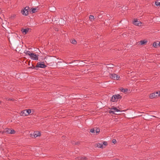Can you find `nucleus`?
<instances>
[{
	"label": "nucleus",
	"mask_w": 160,
	"mask_h": 160,
	"mask_svg": "<svg viewBox=\"0 0 160 160\" xmlns=\"http://www.w3.org/2000/svg\"><path fill=\"white\" fill-rule=\"evenodd\" d=\"M158 45L160 46V42L158 43Z\"/></svg>",
	"instance_id": "obj_29"
},
{
	"label": "nucleus",
	"mask_w": 160,
	"mask_h": 160,
	"mask_svg": "<svg viewBox=\"0 0 160 160\" xmlns=\"http://www.w3.org/2000/svg\"><path fill=\"white\" fill-rule=\"evenodd\" d=\"M147 42L146 40H142L140 42V43L141 45H142L145 44Z\"/></svg>",
	"instance_id": "obj_14"
},
{
	"label": "nucleus",
	"mask_w": 160,
	"mask_h": 160,
	"mask_svg": "<svg viewBox=\"0 0 160 160\" xmlns=\"http://www.w3.org/2000/svg\"><path fill=\"white\" fill-rule=\"evenodd\" d=\"M29 9V7H26L24 9L21 11V12L23 15L27 16L28 14Z\"/></svg>",
	"instance_id": "obj_3"
},
{
	"label": "nucleus",
	"mask_w": 160,
	"mask_h": 160,
	"mask_svg": "<svg viewBox=\"0 0 160 160\" xmlns=\"http://www.w3.org/2000/svg\"><path fill=\"white\" fill-rule=\"evenodd\" d=\"M31 12L32 13H34L35 12V11L36 10V9L35 8H33L31 9Z\"/></svg>",
	"instance_id": "obj_22"
},
{
	"label": "nucleus",
	"mask_w": 160,
	"mask_h": 160,
	"mask_svg": "<svg viewBox=\"0 0 160 160\" xmlns=\"http://www.w3.org/2000/svg\"><path fill=\"white\" fill-rule=\"evenodd\" d=\"M112 142L114 144L115 143L117 142L116 140H115V139H112Z\"/></svg>",
	"instance_id": "obj_27"
},
{
	"label": "nucleus",
	"mask_w": 160,
	"mask_h": 160,
	"mask_svg": "<svg viewBox=\"0 0 160 160\" xmlns=\"http://www.w3.org/2000/svg\"><path fill=\"white\" fill-rule=\"evenodd\" d=\"M46 67V66L45 65L44 62H38L36 66V67L40 68H44Z\"/></svg>",
	"instance_id": "obj_5"
},
{
	"label": "nucleus",
	"mask_w": 160,
	"mask_h": 160,
	"mask_svg": "<svg viewBox=\"0 0 160 160\" xmlns=\"http://www.w3.org/2000/svg\"><path fill=\"white\" fill-rule=\"evenodd\" d=\"M41 133L40 132L38 131H36L34 132L33 135L35 138L37 137L40 135Z\"/></svg>",
	"instance_id": "obj_8"
},
{
	"label": "nucleus",
	"mask_w": 160,
	"mask_h": 160,
	"mask_svg": "<svg viewBox=\"0 0 160 160\" xmlns=\"http://www.w3.org/2000/svg\"><path fill=\"white\" fill-rule=\"evenodd\" d=\"M114 160H119L118 159H115Z\"/></svg>",
	"instance_id": "obj_30"
},
{
	"label": "nucleus",
	"mask_w": 160,
	"mask_h": 160,
	"mask_svg": "<svg viewBox=\"0 0 160 160\" xmlns=\"http://www.w3.org/2000/svg\"><path fill=\"white\" fill-rule=\"evenodd\" d=\"M31 58L34 60H37L38 59V55L35 53H32L30 57Z\"/></svg>",
	"instance_id": "obj_6"
},
{
	"label": "nucleus",
	"mask_w": 160,
	"mask_h": 160,
	"mask_svg": "<svg viewBox=\"0 0 160 160\" xmlns=\"http://www.w3.org/2000/svg\"><path fill=\"white\" fill-rule=\"evenodd\" d=\"M121 91L123 92H127L128 91V89L127 88H121L120 89Z\"/></svg>",
	"instance_id": "obj_12"
},
{
	"label": "nucleus",
	"mask_w": 160,
	"mask_h": 160,
	"mask_svg": "<svg viewBox=\"0 0 160 160\" xmlns=\"http://www.w3.org/2000/svg\"><path fill=\"white\" fill-rule=\"evenodd\" d=\"M15 133V130H14L13 129H12V130L11 129L10 134H14Z\"/></svg>",
	"instance_id": "obj_24"
},
{
	"label": "nucleus",
	"mask_w": 160,
	"mask_h": 160,
	"mask_svg": "<svg viewBox=\"0 0 160 160\" xmlns=\"http://www.w3.org/2000/svg\"><path fill=\"white\" fill-rule=\"evenodd\" d=\"M159 0H157L155 2V4L157 6H159L160 7V2H159Z\"/></svg>",
	"instance_id": "obj_19"
},
{
	"label": "nucleus",
	"mask_w": 160,
	"mask_h": 160,
	"mask_svg": "<svg viewBox=\"0 0 160 160\" xmlns=\"http://www.w3.org/2000/svg\"><path fill=\"white\" fill-rule=\"evenodd\" d=\"M89 18V19H90V20L91 21H92L94 20V17L93 15H90Z\"/></svg>",
	"instance_id": "obj_18"
},
{
	"label": "nucleus",
	"mask_w": 160,
	"mask_h": 160,
	"mask_svg": "<svg viewBox=\"0 0 160 160\" xmlns=\"http://www.w3.org/2000/svg\"><path fill=\"white\" fill-rule=\"evenodd\" d=\"M95 132H96V133H98L100 132L99 129L98 128H96L95 130Z\"/></svg>",
	"instance_id": "obj_23"
},
{
	"label": "nucleus",
	"mask_w": 160,
	"mask_h": 160,
	"mask_svg": "<svg viewBox=\"0 0 160 160\" xmlns=\"http://www.w3.org/2000/svg\"><path fill=\"white\" fill-rule=\"evenodd\" d=\"M24 53L26 55L29 56L30 57L31 56V55L32 54V53H31L30 51L26 50L24 51Z\"/></svg>",
	"instance_id": "obj_10"
},
{
	"label": "nucleus",
	"mask_w": 160,
	"mask_h": 160,
	"mask_svg": "<svg viewBox=\"0 0 160 160\" xmlns=\"http://www.w3.org/2000/svg\"><path fill=\"white\" fill-rule=\"evenodd\" d=\"M111 110L109 111V113H112L114 114H116L115 113V112H118L120 111V110L118 109L116 107L112 108L111 109Z\"/></svg>",
	"instance_id": "obj_4"
},
{
	"label": "nucleus",
	"mask_w": 160,
	"mask_h": 160,
	"mask_svg": "<svg viewBox=\"0 0 160 160\" xmlns=\"http://www.w3.org/2000/svg\"><path fill=\"white\" fill-rule=\"evenodd\" d=\"M25 110H26V111H27V113H28V115L31 112V110L30 109Z\"/></svg>",
	"instance_id": "obj_21"
},
{
	"label": "nucleus",
	"mask_w": 160,
	"mask_h": 160,
	"mask_svg": "<svg viewBox=\"0 0 160 160\" xmlns=\"http://www.w3.org/2000/svg\"><path fill=\"white\" fill-rule=\"evenodd\" d=\"M97 147L99 148H102L103 144L102 143H98L97 144Z\"/></svg>",
	"instance_id": "obj_17"
},
{
	"label": "nucleus",
	"mask_w": 160,
	"mask_h": 160,
	"mask_svg": "<svg viewBox=\"0 0 160 160\" xmlns=\"http://www.w3.org/2000/svg\"><path fill=\"white\" fill-rule=\"evenodd\" d=\"M71 42L73 44H76L77 43L76 41L74 39H72L71 41Z\"/></svg>",
	"instance_id": "obj_20"
},
{
	"label": "nucleus",
	"mask_w": 160,
	"mask_h": 160,
	"mask_svg": "<svg viewBox=\"0 0 160 160\" xmlns=\"http://www.w3.org/2000/svg\"><path fill=\"white\" fill-rule=\"evenodd\" d=\"M133 23L137 26H141L142 23L141 22L138 21L137 19H135L133 22Z\"/></svg>",
	"instance_id": "obj_7"
},
{
	"label": "nucleus",
	"mask_w": 160,
	"mask_h": 160,
	"mask_svg": "<svg viewBox=\"0 0 160 160\" xmlns=\"http://www.w3.org/2000/svg\"><path fill=\"white\" fill-rule=\"evenodd\" d=\"M28 114L27 111H26V110H24L21 112L20 115L22 116H25L28 115Z\"/></svg>",
	"instance_id": "obj_9"
},
{
	"label": "nucleus",
	"mask_w": 160,
	"mask_h": 160,
	"mask_svg": "<svg viewBox=\"0 0 160 160\" xmlns=\"http://www.w3.org/2000/svg\"><path fill=\"white\" fill-rule=\"evenodd\" d=\"M155 97H158L160 96V91L154 92Z\"/></svg>",
	"instance_id": "obj_15"
},
{
	"label": "nucleus",
	"mask_w": 160,
	"mask_h": 160,
	"mask_svg": "<svg viewBox=\"0 0 160 160\" xmlns=\"http://www.w3.org/2000/svg\"><path fill=\"white\" fill-rule=\"evenodd\" d=\"M153 46L154 47H156L157 46V43L156 42H154L153 43Z\"/></svg>",
	"instance_id": "obj_26"
},
{
	"label": "nucleus",
	"mask_w": 160,
	"mask_h": 160,
	"mask_svg": "<svg viewBox=\"0 0 160 160\" xmlns=\"http://www.w3.org/2000/svg\"><path fill=\"white\" fill-rule=\"evenodd\" d=\"M155 95L154 92L151 94L149 96V98H153L156 97Z\"/></svg>",
	"instance_id": "obj_16"
},
{
	"label": "nucleus",
	"mask_w": 160,
	"mask_h": 160,
	"mask_svg": "<svg viewBox=\"0 0 160 160\" xmlns=\"http://www.w3.org/2000/svg\"><path fill=\"white\" fill-rule=\"evenodd\" d=\"M11 129L6 128L5 129L4 132L5 133L8 134H10Z\"/></svg>",
	"instance_id": "obj_11"
},
{
	"label": "nucleus",
	"mask_w": 160,
	"mask_h": 160,
	"mask_svg": "<svg viewBox=\"0 0 160 160\" xmlns=\"http://www.w3.org/2000/svg\"><path fill=\"white\" fill-rule=\"evenodd\" d=\"M110 77L115 80H120V77L115 73L110 74Z\"/></svg>",
	"instance_id": "obj_2"
},
{
	"label": "nucleus",
	"mask_w": 160,
	"mask_h": 160,
	"mask_svg": "<svg viewBox=\"0 0 160 160\" xmlns=\"http://www.w3.org/2000/svg\"><path fill=\"white\" fill-rule=\"evenodd\" d=\"M90 132L92 133H95V130L94 128H92L90 130Z\"/></svg>",
	"instance_id": "obj_25"
},
{
	"label": "nucleus",
	"mask_w": 160,
	"mask_h": 160,
	"mask_svg": "<svg viewBox=\"0 0 160 160\" xmlns=\"http://www.w3.org/2000/svg\"><path fill=\"white\" fill-rule=\"evenodd\" d=\"M21 31L24 34H26L28 31V30L27 29H22Z\"/></svg>",
	"instance_id": "obj_13"
},
{
	"label": "nucleus",
	"mask_w": 160,
	"mask_h": 160,
	"mask_svg": "<svg viewBox=\"0 0 160 160\" xmlns=\"http://www.w3.org/2000/svg\"><path fill=\"white\" fill-rule=\"evenodd\" d=\"M103 144L105 146H106L107 145V142L105 141L103 142Z\"/></svg>",
	"instance_id": "obj_28"
},
{
	"label": "nucleus",
	"mask_w": 160,
	"mask_h": 160,
	"mask_svg": "<svg viewBox=\"0 0 160 160\" xmlns=\"http://www.w3.org/2000/svg\"><path fill=\"white\" fill-rule=\"evenodd\" d=\"M122 97L119 94L113 95L111 98V101L112 102L117 101L118 100L121 98Z\"/></svg>",
	"instance_id": "obj_1"
}]
</instances>
